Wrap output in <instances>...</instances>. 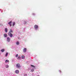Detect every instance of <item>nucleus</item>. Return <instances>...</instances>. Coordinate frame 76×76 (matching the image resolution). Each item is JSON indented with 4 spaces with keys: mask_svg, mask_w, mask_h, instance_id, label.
Returning <instances> with one entry per match:
<instances>
[{
    "mask_svg": "<svg viewBox=\"0 0 76 76\" xmlns=\"http://www.w3.org/2000/svg\"><path fill=\"white\" fill-rule=\"evenodd\" d=\"M13 32L12 30H10V31L8 33V35L10 36V37H13V34H12Z\"/></svg>",
    "mask_w": 76,
    "mask_h": 76,
    "instance_id": "nucleus-1",
    "label": "nucleus"
},
{
    "mask_svg": "<svg viewBox=\"0 0 76 76\" xmlns=\"http://www.w3.org/2000/svg\"><path fill=\"white\" fill-rule=\"evenodd\" d=\"M16 67L17 68H20L21 67L20 65L19 64H17L16 65Z\"/></svg>",
    "mask_w": 76,
    "mask_h": 76,
    "instance_id": "nucleus-2",
    "label": "nucleus"
},
{
    "mask_svg": "<svg viewBox=\"0 0 76 76\" xmlns=\"http://www.w3.org/2000/svg\"><path fill=\"white\" fill-rule=\"evenodd\" d=\"M27 50V49H26V48H24L23 49V52L24 53H26V52Z\"/></svg>",
    "mask_w": 76,
    "mask_h": 76,
    "instance_id": "nucleus-3",
    "label": "nucleus"
},
{
    "mask_svg": "<svg viewBox=\"0 0 76 76\" xmlns=\"http://www.w3.org/2000/svg\"><path fill=\"white\" fill-rule=\"evenodd\" d=\"M34 27L35 29H38V26H37V25H35L34 26Z\"/></svg>",
    "mask_w": 76,
    "mask_h": 76,
    "instance_id": "nucleus-4",
    "label": "nucleus"
},
{
    "mask_svg": "<svg viewBox=\"0 0 76 76\" xmlns=\"http://www.w3.org/2000/svg\"><path fill=\"white\" fill-rule=\"evenodd\" d=\"M19 72V71L18 70H16L15 71V73H16V74H18Z\"/></svg>",
    "mask_w": 76,
    "mask_h": 76,
    "instance_id": "nucleus-5",
    "label": "nucleus"
},
{
    "mask_svg": "<svg viewBox=\"0 0 76 76\" xmlns=\"http://www.w3.org/2000/svg\"><path fill=\"white\" fill-rule=\"evenodd\" d=\"M12 21H10V22H9L8 23V24L9 25H10V27H11V26H12V24H11L12 23Z\"/></svg>",
    "mask_w": 76,
    "mask_h": 76,
    "instance_id": "nucleus-6",
    "label": "nucleus"
},
{
    "mask_svg": "<svg viewBox=\"0 0 76 76\" xmlns=\"http://www.w3.org/2000/svg\"><path fill=\"white\" fill-rule=\"evenodd\" d=\"M7 40L8 42H10V38L9 37H7Z\"/></svg>",
    "mask_w": 76,
    "mask_h": 76,
    "instance_id": "nucleus-7",
    "label": "nucleus"
},
{
    "mask_svg": "<svg viewBox=\"0 0 76 76\" xmlns=\"http://www.w3.org/2000/svg\"><path fill=\"white\" fill-rule=\"evenodd\" d=\"M25 58V56L23 55L22 56L21 58H22V59H23V58Z\"/></svg>",
    "mask_w": 76,
    "mask_h": 76,
    "instance_id": "nucleus-8",
    "label": "nucleus"
},
{
    "mask_svg": "<svg viewBox=\"0 0 76 76\" xmlns=\"http://www.w3.org/2000/svg\"><path fill=\"white\" fill-rule=\"evenodd\" d=\"M5 31L6 33L7 32V28H6L5 29Z\"/></svg>",
    "mask_w": 76,
    "mask_h": 76,
    "instance_id": "nucleus-9",
    "label": "nucleus"
},
{
    "mask_svg": "<svg viewBox=\"0 0 76 76\" xmlns=\"http://www.w3.org/2000/svg\"><path fill=\"white\" fill-rule=\"evenodd\" d=\"M1 52L3 53V52H4V49H1Z\"/></svg>",
    "mask_w": 76,
    "mask_h": 76,
    "instance_id": "nucleus-10",
    "label": "nucleus"
},
{
    "mask_svg": "<svg viewBox=\"0 0 76 76\" xmlns=\"http://www.w3.org/2000/svg\"><path fill=\"white\" fill-rule=\"evenodd\" d=\"M5 62L6 63H8V62H9V60H6Z\"/></svg>",
    "mask_w": 76,
    "mask_h": 76,
    "instance_id": "nucleus-11",
    "label": "nucleus"
},
{
    "mask_svg": "<svg viewBox=\"0 0 76 76\" xmlns=\"http://www.w3.org/2000/svg\"><path fill=\"white\" fill-rule=\"evenodd\" d=\"M4 37H7V34H5L4 35Z\"/></svg>",
    "mask_w": 76,
    "mask_h": 76,
    "instance_id": "nucleus-12",
    "label": "nucleus"
},
{
    "mask_svg": "<svg viewBox=\"0 0 76 76\" xmlns=\"http://www.w3.org/2000/svg\"><path fill=\"white\" fill-rule=\"evenodd\" d=\"M20 58H21L20 57V56H18V58H17V59L18 60H20Z\"/></svg>",
    "mask_w": 76,
    "mask_h": 76,
    "instance_id": "nucleus-13",
    "label": "nucleus"
},
{
    "mask_svg": "<svg viewBox=\"0 0 76 76\" xmlns=\"http://www.w3.org/2000/svg\"><path fill=\"white\" fill-rule=\"evenodd\" d=\"M17 45H19V42L18 41L16 43Z\"/></svg>",
    "mask_w": 76,
    "mask_h": 76,
    "instance_id": "nucleus-14",
    "label": "nucleus"
},
{
    "mask_svg": "<svg viewBox=\"0 0 76 76\" xmlns=\"http://www.w3.org/2000/svg\"><path fill=\"white\" fill-rule=\"evenodd\" d=\"M31 66L33 67V68H35V66L33 65H31Z\"/></svg>",
    "mask_w": 76,
    "mask_h": 76,
    "instance_id": "nucleus-15",
    "label": "nucleus"
},
{
    "mask_svg": "<svg viewBox=\"0 0 76 76\" xmlns=\"http://www.w3.org/2000/svg\"><path fill=\"white\" fill-rule=\"evenodd\" d=\"M15 25V22H14L12 24V26H14V25Z\"/></svg>",
    "mask_w": 76,
    "mask_h": 76,
    "instance_id": "nucleus-16",
    "label": "nucleus"
},
{
    "mask_svg": "<svg viewBox=\"0 0 76 76\" xmlns=\"http://www.w3.org/2000/svg\"><path fill=\"white\" fill-rule=\"evenodd\" d=\"M34 69H31V72H34Z\"/></svg>",
    "mask_w": 76,
    "mask_h": 76,
    "instance_id": "nucleus-17",
    "label": "nucleus"
},
{
    "mask_svg": "<svg viewBox=\"0 0 76 76\" xmlns=\"http://www.w3.org/2000/svg\"><path fill=\"white\" fill-rule=\"evenodd\" d=\"M7 55H8V53H7L5 55V57H7Z\"/></svg>",
    "mask_w": 76,
    "mask_h": 76,
    "instance_id": "nucleus-18",
    "label": "nucleus"
},
{
    "mask_svg": "<svg viewBox=\"0 0 76 76\" xmlns=\"http://www.w3.org/2000/svg\"><path fill=\"white\" fill-rule=\"evenodd\" d=\"M6 68H8V67H9V65H7L6 66Z\"/></svg>",
    "mask_w": 76,
    "mask_h": 76,
    "instance_id": "nucleus-19",
    "label": "nucleus"
},
{
    "mask_svg": "<svg viewBox=\"0 0 76 76\" xmlns=\"http://www.w3.org/2000/svg\"><path fill=\"white\" fill-rule=\"evenodd\" d=\"M18 57V54H16L15 56L16 57Z\"/></svg>",
    "mask_w": 76,
    "mask_h": 76,
    "instance_id": "nucleus-20",
    "label": "nucleus"
},
{
    "mask_svg": "<svg viewBox=\"0 0 76 76\" xmlns=\"http://www.w3.org/2000/svg\"><path fill=\"white\" fill-rule=\"evenodd\" d=\"M24 23L25 24H26V22L24 21Z\"/></svg>",
    "mask_w": 76,
    "mask_h": 76,
    "instance_id": "nucleus-21",
    "label": "nucleus"
},
{
    "mask_svg": "<svg viewBox=\"0 0 76 76\" xmlns=\"http://www.w3.org/2000/svg\"><path fill=\"white\" fill-rule=\"evenodd\" d=\"M27 76V74H25L24 75V76Z\"/></svg>",
    "mask_w": 76,
    "mask_h": 76,
    "instance_id": "nucleus-22",
    "label": "nucleus"
},
{
    "mask_svg": "<svg viewBox=\"0 0 76 76\" xmlns=\"http://www.w3.org/2000/svg\"><path fill=\"white\" fill-rule=\"evenodd\" d=\"M37 76H39V75H37Z\"/></svg>",
    "mask_w": 76,
    "mask_h": 76,
    "instance_id": "nucleus-23",
    "label": "nucleus"
}]
</instances>
